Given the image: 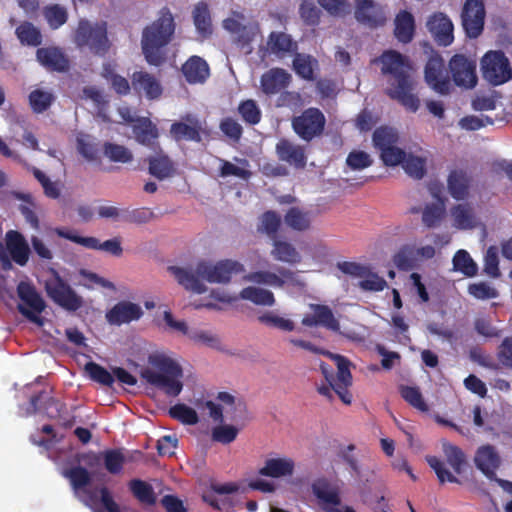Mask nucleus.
Masks as SVG:
<instances>
[{
  "instance_id": "nucleus-53",
  "label": "nucleus",
  "mask_w": 512,
  "mask_h": 512,
  "mask_svg": "<svg viewBox=\"0 0 512 512\" xmlns=\"http://www.w3.org/2000/svg\"><path fill=\"white\" fill-rule=\"evenodd\" d=\"M169 413L183 424L194 425L198 422L197 412L185 404H177L171 407Z\"/></svg>"
},
{
  "instance_id": "nucleus-10",
  "label": "nucleus",
  "mask_w": 512,
  "mask_h": 512,
  "mask_svg": "<svg viewBox=\"0 0 512 512\" xmlns=\"http://www.w3.org/2000/svg\"><path fill=\"white\" fill-rule=\"evenodd\" d=\"M485 18L484 0H465L461 11V23L467 37L475 39L482 34Z\"/></svg>"
},
{
  "instance_id": "nucleus-5",
  "label": "nucleus",
  "mask_w": 512,
  "mask_h": 512,
  "mask_svg": "<svg viewBox=\"0 0 512 512\" xmlns=\"http://www.w3.org/2000/svg\"><path fill=\"white\" fill-rule=\"evenodd\" d=\"M73 486L75 495L87 506L92 507L100 497L102 505L108 512H120V507L113 500L111 494L106 488L99 492L93 491L88 487L90 474L82 467H76L66 473Z\"/></svg>"
},
{
  "instance_id": "nucleus-23",
  "label": "nucleus",
  "mask_w": 512,
  "mask_h": 512,
  "mask_svg": "<svg viewBox=\"0 0 512 512\" xmlns=\"http://www.w3.org/2000/svg\"><path fill=\"white\" fill-rule=\"evenodd\" d=\"M427 28L435 41L442 46L450 45L454 40V25L444 13H435L427 20Z\"/></svg>"
},
{
  "instance_id": "nucleus-49",
  "label": "nucleus",
  "mask_w": 512,
  "mask_h": 512,
  "mask_svg": "<svg viewBox=\"0 0 512 512\" xmlns=\"http://www.w3.org/2000/svg\"><path fill=\"white\" fill-rule=\"evenodd\" d=\"M193 20L197 31L203 35L211 33V19L206 4L198 3L193 10Z\"/></svg>"
},
{
  "instance_id": "nucleus-46",
  "label": "nucleus",
  "mask_w": 512,
  "mask_h": 512,
  "mask_svg": "<svg viewBox=\"0 0 512 512\" xmlns=\"http://www.w3.org/2000/svg\"><path fill=\"white\" fill-rule=\"evenodd\" d=\"M102 76L111 83L112 88L118 94L125 95L130 91L128 80L116 73L115 65L111 63L104 64Z\"/></svg>"
},
{
  "instance_id": "nucleus-26",
  "label": "nucleus",
  "mask_w": 512,
  "mask_h": 512,
  "mask_svg": "<svg viewBox=\"0 0 512 512\" xmlns=\"http://www.w3.org/2000/svg\"><path fill=\"white\" fill-rule=\"evenodd\" d=\"M276 153L281 161L295 168H304L306 165L307 158L304 148L287 139H281L277 143Z\"/></svg>"
},
{
  "instance_id": "nucleus-4",
  "label": "nucleus",
  "mask_w": 512,
  "mask_h": 512,
  "mask_svg": "<svg viewBox=\"0 0 512 512\" xmlns=\"http://www.w3.org/2000/svg\"><path fill=\"white\" fill-rule=\"evenodd\" d=\"M231 40L246 53L252 51V44L261 36L259 23L251 16L233 11L222 22Z\"/></svg>"
},
{
  "instance_id": "nucleus-21",
  "label": "nucleus",
  "mask_w": 512,
  "mask_h": 512,
  "mask_svg": "<svg viewBox=\"0 0 512 512\" xmlns=\"http://www.w3.org/2000/svg\"><path fill=\"white\" fill-rule=\"evenodd\" d=\"M143 315L141 306L130 301H120L106 312L105 318L110 325L120 326L139 320Z\"/></svg>"
},
{
  "instance_id": "nucleus-28",
  "label": "nucleus",
  "mask_w": 512,
  "mask_h": 512,
  "mask_svg": "<svg viewBox=\"0 0 512 512\" xmlns=\"http://www.w3.org/2000/svg\"><path fill=\"white\" fill-rule=\"evenodd\" d=\"M135 140L144 146L154 148L159 138L157 126L147 117H138L132 125Z\"/></svg>"
},
{
  "instance_id": "nucleus-24",
  "label": "nucleus",
  "mask_w": 512,
  "mask_h": 512,
  "mask_svg": "<svg viewBox=\"0 0 512 512\" xmlns=\"http://www.w3.org/2000/svg\"><path fill=\"white\" fill-rule=\"evenodd\" d=\"M311 313L306 314L302 319L304 326H322L332 331H339L340 324L332 310L325 305L310 304Z\"/></svg>"
},
{
  "instance_id": "nucleus-37",
  "label": "nucleus",
  "mask_w": 512,
  "mask_h": 512,
  "mask_svg": "<svg viewBox=\"0 0 512 512\" xmlns=\"http://www.w3.org/2000/svg\"><path fill=\"white\" fill-rule=\"evenodd\" d=\"M6 244L12 259L21 266L25 265L30 250L24 237L16 231H9L6 234Z\"/></svg>"
},
{
  "instance_id": "nucleus-22",
  "label": "nucleus",
  "mask_w": 512,
  "mask_h": 512,
  "mask_svg": "<svg viewBox=\"0 0 512 512\" xmlns=\"http://www.w3.org/2000/svg\"><path fill=\"white\" fill-rule=\"evenodd\" d=\"M295 462L288 456L270 455L259 469V475L274 479L291 477L294 474Z\"/></svg>"
},
{
  "instance_id": "nucleus-2",
  "label": "nucleus",
  "mask_w": 512,
  "mask_h": 512,
  "mask_svg": "<svg viewBox=\"0 0 512 512\" xmlns=\"http://www.w3.org/2000/svg\"><path fill=\"white\" fill-rule=\"evenodd\" d=\"M140 376L169 396H177L183 389V369L169 351L155 350L149 353L147 363L140 369Z\"/></svg>"
},
{
  "instance_id": "nucleus-3",
  "label": "nucleus",
  "mask_w": 512,
  "mask_h": 512,
  "mask_svg": "<svg viewBox=\"0 0 512 512\" xmlns=\"http://www.w3.org/2000/svg\"><path fill=\"white\" fill-rule=\"evenodd\" d=\"M175 29L174 15L167 7L160 9L156 19L143 28L141 48L149 64L158 66L163 62V48L171 42Z\"/></svg>"
},
{
  "instance_id": "nucleus-29",
  "label": "nucleus",
  "mask_w": 512,
  "mask_h": 512,
  "mask_svg": "<svg viewBox=\"0 0 512 512\" xmlns=\"http://www.w3.org/2000/svg\"><path fill=\"white\" fill-rule=\"evenodd\" d=\"M132 85L135 91L151 100L159 98L163 91L159 80L144 71L133 73Z\"/></svg>"
},
{
  "instance_id": "nucleus-61",
  "label": "nucleus",
  "mask_w": 512,
  "mask_h": 512,
  "mask_svg": "<svg viewBox=\"0 0 512 512\" xmlns=\"http://www.w3.org/2000/svg\"><path fill=\"white\" fill-rule=\"evenodd\" d=\"M105 155L114 162L128 163L133 159V155L128 148L111 143L105 145Z\"/></svg>"
},
{
  "instance_id": "nucleus-63",
  "label": "nucleus",
  "mask_w": 512,
  "mask_h": 512,
  "mask_svg": "<svg viewBox=\"0 0 512 512\" xmlns=\"http://www.w3.org/2000/svg\"><path fill=\"white\" fill-rule=\"evenodd\" d=\"M170 133L175 140H199L197 129L185 123H174L171 126Z\"/></svg>"
},
{
  "instance_id": "nucleus-43",
  "label": "nucleus",
  "mask_w": 512,
  "mask_h": 512,
  "mask_svg": "<svg viewBox=\"0 0 512 512\" xmlns=\"http://www.w3.org/2000/svg\"><path fill=\"white\" fill-rule=\"evenodd\" d=\"M221 176H234L240 179H248L251 175L249 164L244 159H235L234 162L221 160Z\"/></svg>"
},
{
  "instance_id": "nucleus-38",
  "label": "nucleus",
  "mask_w": 512,
  "mask_h": 512,
  "mask_svg": "<svg viewBox=\"0 0 512 512\" xmlns=\"http://www.w3.org/2000/svg\"><path fill=\"white\" fill-rule=\"evenodd\" d=\"M36 56L38 62L49 70L64 71L68 67L67 59L58 48H40Z\"/></svg>"
},
{
  "instance_id": "nucleus-31",
  "label": "nucleus",
  "mask_w": 512,
  "mask_h": 512,
  "mask_svg": "<svg viewBox=\"0 0 512 512\" xmlns=\"http://www.w3.org/2000/svg\"><path fill=\"white\" fill-rule=\"evenodd\" d=\"M270 255L274 260L288 265L299 264L302 260L301 253L291 242L276 238L272 242Z\"/></svg>"
},
{
  "instance_id": "nucleus-8",
  "label": "nucleus",
  "mask_w": 512,
  "mask_h": 512,
  "mask_svg": "<svg viewBox=\"0 0 512 512\" xmlns=\"http://www.w3.org/2000/svg\"><path fill=\"white\" fill-rule=\"evenodd\" d=\"M398 135L392 128H379L373 134V142L385 165L396 166L402 163L406 152L397 146Z\"/></svg>"
},
{
  "instance_id": "nucleus-55",
  "label": "nucleus",
  "mask_w": 512,
  "mask_h": 512,
  "mask_svg": "<svg viewBox=\"0 0 512 512\" xmlns=\"http://www.w3.org/2000/svg\"><path fill=\"white\" fill-rule=\"evenodd\" d=\"M315 60L304 54H298L294 58L293 66L295 72L304 79H311L315 67Z\"/></svg>"
},
{
  "instance_id": "nucleus-6",
  "label": "nucleus",
  "mask_w": 512,
  "mask_h": 512,
  "mask_svg": "<svg viewBox=\"0 0 512 512\" xmlns=\"http://www.w3.org/2000/svg\"><path fill=\"white\" fill-rule=\"evenodd\" d=\"M75 40L80 47H88L97 54L105 53L109 48L106 23L81 20L76 30Z\"/></svg>"
},
{
  "instance_id": "nucleus-16",
  "label": "nucleus",
  "mask_w": 512,
  "mask_h": 512,
  "mask_svg": "<svg viewBox=\"0 0 512 512\" xmlns=\"http://www.w3.org/2000/svg\"><path fill=\"white\" fill-rule=\"evenodd\" d=\"M434 255L433 245H406L394 256V264L400 269L410 270L418 266L419 263L431 259Z\"/></svg>"
},
{
  "instance_id": "nucleus-25",
  "label": "nucleus",
  "mask_w": 512,
  "mask_h": 512,
  "mask_svg": "<svg viewBox=\"0 0 512 512\" xmlns=\"http://www.w3.org/2000/svg\"><path fill=\"white\" fill-rule=\"evenodd\" d=\"M218 404L213 401H206L204 409L208 411L209 416L215 422H223L224 414H229L230 410L227 406L235 407V409H244V404L240 399H236L232 394L220 392L217 396Z\"/></svg>"
},
{
  "instance_id": "nucleus-47",
  "label": "nucleus",
  "mask_w": 512,
  "mask_h": 512,
  "mask_svg": "<svg viewBox=\"0 0 512 512\" xmlns=\"http://www.w3.org/2000/svg\"><path fill=\"white\" fill-rule=\"evenodd\" d=\"M433 196L436 198L435 202L427 205L422 213V221L428 227L438 224L442 219L445 210L443 201L434 192Z\"/></svg>"
},
{
  "instance_id": "nucleus-17",
  "label": "nucleus",
  "mask_w": 512,
  "mask_h": 512,
  "mask_svg": "<svg viewBox=\"0 0 512 512\" xmlns=\"http://www.w3.org/2000/svg\"><path fill=\"white\" fill-rule=\"evenodd\" d=\"M311 488L314 496L327 512H342L339 490L337 487L332 486L327 479H316L312 483Z\"/></svg>"
},
{
  "instance_id": "nucleus-1",
  "label": "nucleus",
  "mask_w": 512,
  "mask_h": 512,
  "mask_svg": "<svg viewBox=\"0 0 512 512\" xmlns=\"http://www.w3.org/2000/svg\"><path fill=\"white\" fill-rule=\"evenodd\" d=\"M168 271L174 276L178 284L186 290L202 294L207 291V287L202 283V280L210 283H227L232 275L244 274L246 269L244 264L238 261L224 260L215 264L202 262L194 268L171 266Z\"/></svg>"
},
{
  "instance_id": "nucleus-13",
  "label": "nucleus",
  "mask_w": 512,
  "mask_h": 512,
  "mask_svg": "<svg viewBox=\"0 0 512 512\" xmlns=\"http://www.w3.org/2000/svg\"><path fill=\"white\" fill-rule=\"evenodd\" d=\"M425 81L427 85L440 95H448L452 90V84L443 59L434 55L428 60L425 67Z\"/></svg>"
},
{
  "instance_id": "nucleus-59",
  "label": "nucleus",
  "mask_w": 512,
  "mask_h": 512,
  "mask_svg": "<svg viewBox=\"0 0 512 512\" xmlns=\"http://www.w3.org/2000/svg\"><path fill=\"white\" fill-rule=\"evenodd\" d=\"M363 274L364 275L359 279V286L362 289L369 291H381L386 286L385 280L371 272L368 267L365 268V273Z\"/></svg>"
},
{
  "instance_id": "nucleus-62",
  "label": "nucleus",
  "mask_w": 512,
  "mask_h": 512,
  "mask_svg": "<svg viewBox=\"0 0 512 512\" xmlns=\"http://www.w3.org/2000/svg\"><path fill=\"white\" fill-rule=\"evenodd\" d=\"M33 175L40 182L44 193L50 198H58L61 193V187L58 182L51 181L41 170L33 168Z\"/></svg>"
},
{
  "instance_id": "nucleus-19",
  "label": "nucleus",
  "mask_w": 512,
  "mask_h": 512,
  "mask_svg": "<svg viewBox=\"0 0 512 512\" xmlns=\"http://www.w3.org/2000/svg\"><path fill=\"white\" fill-rule=\"evenodd\" d=\"M452 226L459 230H472L483 227L476 208L469 203H460L450 210Z\"/></svg>"
},
{
  "instance_id": "nucleus-7",
  "label": "nucleus",
  "mask_w": 512,
  "mask_h": 512,
  "mask_svg": "<svg viewBox=\"0 0 512 512\" xmlns=\"http://www.w3.org/2000/svg\"><path fill=\"white\" fill-rule=\"evenodd\" d=\"M45 288L48 296L68 311H75L83 305L82 297L63 281L54 269L51 270V276L46 280Z\"/></svg>"
},
{
  "instance_id": "nucleus-18",
  "label": "nucleus",
  "mask_w": 512,
  "mask_h": 512,
  "mask_svg": "<svg viewBox=\"0 0 512 512\" xmlns=\"http://www.w3.org/2000/svg\"><path fill=\"white\" fill-rule=\"evenodd\" d=\"M454 82L463 88H473L477 83L476 65L462 55H455L450 61Z\"/></svg>"
},
{
  "instance_id": "nucleus-58",
  "label": "nucleus",
  "mask_w": 512,
  "mask_h": 512,
  "mask_svg": "<svg viewBox=\"0 0 512 512\" xmlns=\"http://www.w3.org/2000/svg\"><path fill=\"white\" fill-rule=\"evenodd\" d=\"M400 392L402 397L414 408L425 412L428 410V407L422 397L421 392L416 387L411 386H402L400 388Z\"/></svg>"
},
{
  "instance_id": "nucleus-40",
  "label": "nucleus",
  "mask_w": 512,
  "mask_h": 512,
  "mask_svg": "<svg viewBox=\"0 0 512 512\" xmlns=\"http://www.w3.org/2000/svg\"><path fill=\"white\" fill-rule=\"evenodd\" d=\"M149 173L158 180L170 178L175 173V168L170 158L159 152L148 158Z\"/></svg>"
},
{
  "instance_id": "nucleus-12",
  "label": "nucleus",
  "mask_w": 512,
  "mask_h": 512,
  "mask_svg": "<svg viewBox=\"0 0 512 512\" xmlns=\"http://www.w3.org/2000/svg\"><path fill=\"white\" fill-rule=\"evenodd\" d=\"M243 279L257 285L283 288L286 284L302 285L295 272L280 268L278 273L269 270H257L245 273Z\"/></svg>"
},
{
  "instance_id": "nucleus-48",
  "label": "nucleus",
  "mask_w": 512,
  "mask_h": 512,
  "mask_svg": "<svg viewBox=\"0 0 512 512\" xmlns=\"http://www.w3.org/2000/svg\"><path fill=\"white\" fill-rule=\"evenodd\" d=\"M53 101L54 95L48 90L35 89L29 95V104L35 113L46 111Z\"/></svg>"
},
{
  "instance_id": "nucleus-15",
  "label": "nucleus",
  "mask_w": 512,
  "mask_h": 512,
  "mask_svg": "<svg viewBox=\"0 0 512 512\" xmlns=\"http://www.w3.org/2000/svg\"><path fill=\"white\" fill-rule=\"evenodd\" d=\"M324 124V115L316 108L307 109L292 121L294 131L307 141L321 133Z\"/></svg>"
},
{
  "instance_id": "nucleus-45",
  "label": "nucleus",
  "mask_w": 512,
  "mask_h": 512,
  "mask_svg": "<svg viewBox=\"0 0 512 512\" xmlns=\"http://www.w3.org/2000/svg\"><path fill=\"white\" fill-rule=\"evenodd\" d=\"M454 270L463 273L465 276L473 277L477 274L478 267L466 250H458L453 257Z\"/></svg>"
},
{
  "instance_id": "nucleus-32",
  "label": "nucleus",
  "mask_w": 512,
  "mask_h": 512,
  "mask_svg": "<svg viewBox=\"0 0 512 512\" xmlns=\"http://www.w3.org/2000/svg\"><path fill=\"white\" fill-rule=\"evenodd\" d=\"M412 89V80H402L400 84H391L387 89L388 95L401 102V104L411 112H416L419 108V99L410 93Z\"/></svg>"
},
{
  "instance_id": "nucleus-14",
  "label": "nucleus",
  "mask_w": 512,
  "mask_h": 512,
  "mask_svg": "<svg viewBox=\"0 0 512 512\" xmlns=\"http://www.w3.org/2000/svg\"><path fill=\"white\" fill-rule=\"evenodd\" d=\"M381 64V71L390 75L394 85L400 84L402 80H410V64L402 54L388 50L377 60Z\"/></svg>"
},
{
  "instance_id": "nucleus-50",
  "label": "nucleus",
  "mask_w": 512,
  "mask_h": 512,
  "mask_svg": "<svg viewBox=\"0 0 512 512\" xmlns=\"http://www.w3.org/2000/svg\"><path fill=\"white\" fill-rule=\"evenodd\" d=\"M327 355L335 362L337 366L338 371L335 384H340L344 387L350 386L352 383V375L349 370L350 362L348 359L338 354L327 353Z\"/></svg>"
},
{
  "instance_id": "nucleus-51",
  "label": "nucleus",
  "mask_w": 512,
  "mask_h": 512,
  "mask_svg": "<svg viewBox=\"0 0 512 512\" xmlns=\"http://www.w3.org/2000/svg\"><path fill=\"white\" fill-rule=\"evenodd\" d=\"M443 451L447 462L455 473L460 474L465 465V455L460 448L452 444L444 443Z\"/></svg>"
},
{
  "instance_id": "nucleus-30",
  "label": "nucleus",
  "mask_w": 512,
  "mask_h": 512,
  "mask_svg": "<svg viewBox=\"0 0 512 512\" xmlns=\"http://www.w3.org/2000/svg\"><path fill=\"white\" fill-rule=\"evenodd\" d=\"M182 73L190 84H203L210 76L207 62L199 56H191L183 64Z\"/></svg>"
},
{
  "instance_id": "nucleus-33",
  "label": "nucleus",
  "mask_w": 512,
  "mask_h": 512,
  "mask_svg": "<svg viewBox=\"0 0 512 512\" xmlns=\"http://www.w3.org/2000/svg\"><path fill=\"white\" fill-rule=\"evenodd\" d=\"M291 76L283 69L274 68L261 77V88L265 94H276L286 88Z\"/></svg>"
},
{
  "instance_id": "nucleus-27",
  "label": "nucleus",
  "mask_w": 512,
  "mask_h": 512,
  "mask_svg": "<svg viewBox=\"0 0 512 512\" xmlns=\"http://www.w3.org/2000/svg\"><path fill=\"white\" fill-rule=\"evenodd\" d=\"M475 464L489 479L495 476V470L500 465V456L491 445H483L478 448L474 458Z\"/></svg>"
},
{
  "instance_id": "nucleus-34",
  "label": "nucleus",
  "mask_w": 512,
  "mask_h": 512,
  "mask_svg": "<svg viewBox=\"0 0 512 512\" xmlns=\"http://www.w3.org/2000/svg\"><path fill=\"white\" fill-rule=\"evenodd\" d=\"M238 298L249 301L257 306L272 307L276 304V298L271 290L256 285L244 287L240 291Z\"/></svg>"
},
{
  "instance_id": "nucleus-42",
  "label": "nucleus",
  "mask_w": 512,
  "mask_h": 512,
  "mask_svg": "<svg viewBox=\"0 0 512 512\" xmlns=\"http://www.w3.org/2000/svg\"><path fill=\"white\" fill-rule=\"evenodd\" d=\"M258 320L266 326L277 328L285 332H291L295 329L294 321L276 311H265L258 316Z\"/></svg>"
},
{
  "instance_id": "nucleus-41",
  "label": "nucleus",
  "mask_w": 512,
  "mask_h": 512,
  "mask_svg": "<svg viewBox=\"0 0 512 512\" xmlns=\"http://www.w3.org/2000/svg\"><path fill=\"white\" fill-rule=\"evenodd\" d=\"M448 190L451 196L457 200L468 197L470 190V179L462 171H454L448 178Z\"/></svg>"
},
{
  "instance_id": "nucleus-56",
  "label": "nucleus",
  "mask_w": 512,
  "mask_h": 512,
  "mask_svg": "<svg viewBox=\"0 0 512 512\" xmlns=\"http://www.w3.org/2000/svg\"><path fill=\"white\" fill-rule=\"evenodd\" d=\"M85 371L91 379L102 385L110 386L114 382L113 374L96 363L90 362L86 364Z\"/></svg>"
},
{
  "instance_id": "nucleus-60",
  "label": "nucleus",
  "mask_w": 512,
  "mask_h": 512,
  "mask_svg": "<svg viewBox=\"0 0 512 512\" xmlns=\"http://www.w3.org/2000/svg\"><path fill=\"white\" fill-rule=\"evenodd\" d=\"M468 293L476 299L488 300L498 296V291L486 282H477L470 284Z\"/></svg>"
},
{
  "instance_id": "nucleus-39",
  "label": "nucleus",
  "mask_w": 512,
  "mask_h": 512,
  "mask_svg": "<svg viewBox=\"0 0 512 512\" xmlns=\"http://www.w3.org/2000/svg\"><path fill=\"white\" fill-rule=\"evenodd\" d=\"M394 34L398 41L409 43L415 32V20L413 15L406 11H400L394 20Z\"/></svg>"
},
{
  "instance_id": "nucleus-11",
  "label": "nucleus",
  "mask_w": 512,
  "mask_h": 512,
  "mask_svg": "<svg viewBox=\"0 0 512 512\" xmlns=\"http://www.w3.org/2000/svg\"><path fill=\"white\" fill-rule=\"evenodd\" d=\"M20 302L18 304L19 311L30 321L38 326H43L44 319L40 313L45 308V303L33 286L29 283L21 282L17 288Z\"/></svg>"
},
{
  "instance_id": "nucleus-52",
  "label": "nucleus",
  "mask_w": 512,
  "mask_h": 512,
  "mask_svg": "<svg viewBox=\"0 0 512 512\" xmlns=\"http://www.w3.org/2000/svg\"><path fill=\"white\" fill-rule=\"evenodd\" d=\"M310 217L298 208H291L285 215V223L294 230H305L310 226Z\"/></svg>"
},
{
  "instance_id": "nucleus-64",
  "label": "nucleus",
  "mask_w": 512,
  "mask_h": 512,
  "mask_svg": "<svg viewBox=\"0 0 512 512\" xmlns=\"http://www.w3.org/2000/svg\"><path fill=\"white\" fill-rule=\"evenodd\" d=\"M45 18L51 28L57 29L67 20L66 9L59 5H53L45 9Z\"/></svg>"
},
{
  "instance_id": "nucleus-54",
  "label": "nucleus",
  "mask_w": 512,
  "mask_h": 512,
  "mask_svg": "<svg viewBox=\"0 0 512 512\" xmlns=\"http://www.w3.org/2000/svg\"><path fill=\"white\" fill-rule=\"evenodd\" d=\"M130 488L133 494L142 503L147 505H152L155 503L156 497L153 493L151 486L146 482H143L141 480H133L130 483Z\"/></svg>"
},
{
  "instance_id": "nucleus-35",
  "label": "nucleus",
  "mask_w": 512,
  "mask_h": 512,
  "mask_svg": "<svg viewBox=\"0 0 512 512\" xmlns=\"http://www.w3.org/2000/svg\"><path fill=\"white\" fill-rule=\"evenodd\" d=\"M296 48V43L284 32H271L268 37L267 50L278 58L292 54Z\"/></svg>"
},
{
  "instance_id": "nucleus-57",
  "label": "nucleus",
  "mask_w": 512,
  "mask_h": 512,
  "mask_svg": "<svg viewBox=\"0 0 512 512\" xmlns=\"http://www.w3.org/2000/svg\"><path fill=\"white\" fill-rule=\"evenodd\" d=\"M239 433L236 426L220 424L212 429V439L222 444L233 442Z\"/></svg>"
},
{
  "instance_id": "nucleus-44",
  "label": "nucleus",
  "mask_w": 512,
  "mask_h": 512,
  "mask_svg": "<svg viewBox=\"0 0 512 512\" xmlns=\"http://www.w3.org/2000/svg\"><path fill=\"white\" fill-rule=\"evenodd\" d=\"M15 33L23 45L38 46L42 42L40 31L29 22H23L17 26Z\"/></svg>"
},
{
  "instance_id": "nucleus-9",
  "label": "nucleus",
  "mask_w": 512,
  "mask_h": 512,
  "mask_svg": "<svg viewBox=\"0 0 512 512\" xmlns=\"http://www.w3.org/2000/svg\"><path fill=\"white\" fill-rule=\"evenodd\" d=\"M483 77L493 85H501L512 77L509 61L501 51H489L481 60Z\"/></svg>"
},
{
  "instance_id": "nucleus-36",
  "label": "nucleus",
  "mask_w": 512,
  "mask_h": 512,
  "mask_svg": "<svg viewBox=\"0 0 512 512\" xmlns=\"http://www.w3.org/2000/svg\"><path fill=\"white\" fill-rule=\"evenodd\" d=\"M428 153L423 150L406 153L401 165L404 171L412 178L421 179L426 173Z\"/></svg>"
},
{
  "instance_id": "nucleus-20",
  "label": "nucleus",
  "mask_w": 512,
  "mask_h": 512,
  "mask_svg": "<svg viewBox=\"0 0 512 512\" xmlns=\"http://www.w3.org/2000/svg\"><path fill=\"white\" fill-rule=\"evenodd\" d=\"M355 18L358 22L369 27H378L385 23L384 9L373 0H354Z\"/></svg>"
}]
</instances>
